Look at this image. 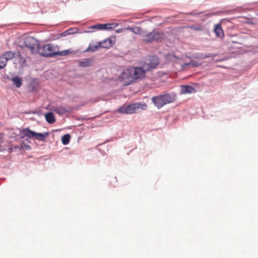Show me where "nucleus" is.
<instances>
[{
	"label": "nucleus",
	"mask_w": 258,
	"mask_h": 258,
	"mask_svg": "<svg viewBox=\"0 0 258 258\" xmlns=\"http://www.w3.org/2000/svg\"><path fill=\"white\" fill-rule=\"evenodd\" d=\"M40 41L31 36H28L23 39L22 44H19L21 48L27 47L33 54H37Z\"/></svg>",
	"instance_id": "6"
},
{
	"label": "nucleus",
	"mask_w": 258,
	"mask_h": 258,
	"mask_svg": "<svg viewBox=\"0 0 258 258\" xmlns=\"http://www.w3.org/2000/svg\"><path fill=\"white\" fill-rule=\"evenodd\" d=\"M252 19H254V18L252 17ZM243 20L245 21V24H246L250 26H254L255 24V23L251 20V18L249 17L244 16Z\"/></svg>",
	"instance_id": "38"
},
{
	"label": "nucleus",
	"mask_w": 258,
	"mask_h": 258,
	"mask_svg": "<svg viewBox=\"0 0 258 258\" xmlns=\"http://www.w3.org/2000/svg\"><path fill=\"white\" fill-rule=\"evenodd\" d=\"M71 139V135L67 133L61 137V142L63 145L66 146L69 144Z\"/></svg>",
	"instance_id": "30"
},
{
	"label": "nucleus",
	"mask_w": 258,
	"mask_h": 258,
	"mask_svg": "<svg viewBox=\"0 0 258 258\" xmlns=\"http://www.w3.org/2000/svg\"><path fill=\"white\" fill-rule=\"evenodd\" d=\"M208 54L210 55V57H214L215 56H217L218 55V54L217 53H208Z\"/></svg>",
	"instance_id": "49"
},
{
	"label": "nucleus",
	"mask_w": 258,
	"mask_h": 258,
	"mask_svg": "<svg viewBox=\"0 0 258 258\" xmlns=\"http://www.w3.org/2000/svg\"><path fill=\"white\" fill-rule=\"evenodd\" d=\"M14 150V152H17L21 154V143H20L19 145H15L14 146H12Z\"/></svg>",
	"instance_id": "41"
},
{
	"label": "nucleus",
	"mask_w": 258,
	"mask_h": 258,
	"mask_svg": "<svg viewBox=\"0 0 258 258\" xmlns=\"http://www.w3.org/2000/svg\"><path fill=\"white\" fill-rule=\"evenodd\" d=\"M148 60L149 62L145 60H143L142 62L146 67V70L149 72H151L159 66L160 63L159 57L155 54L151 55L149 56Z\"/></svg>",
	"instance_id": "9"
},
{
	"label": "nucleus",
	"mask_w": 258,
	"mask_h": 258,
	"mask_svg": "<svg viewBox=\"0 0 258 258\" xmlns=\"http://www.w3.org/2000/svg\"><path fill=\"white\" fill-rule=\"evenodd\" d=\"M109 141H110V140L107 139V140L106 141V142H109Z\"/></svg>",
	"instance_id": "60"
},
{
	"label": "nucleus",
	"mask_w": 258,
	"mask_h": 258,
	"mask_svg": "<svg viewBox=\"0 0 258 258\" xmlns=\"http://www.w3.org/2000/svg\"><path fill=\"white\" fill-rule=\"evenodd\" d=\"M31 81L27 84L28 92L29 93H38L40 90V84L37 78L30 77Z\"/></svg>",
	"instance_id": "12"
},
{
	"label": "nucleus",
	"mask_w": 258,
	"mask_h": 258,
	"mask_svg": "<svg viewBox=\"0 0 258 258\" xmlns=\"http://www.w3.org/2000/svg\"><path fill=\"white\" fill-rule=\"evenodd\" d=\"M176 99V94L172 92H164L158 95L153 96L151 98L152 103L158 109L165 105L174 102Z\"/></svg>",
	"instance_id": "2"
},
{
	"label": "nucleus",
	"mask_w": 258,
	"mask_h": 258,
	"mask_svg": "<svg viewBox=\"0 0 258 258\" xmlns=\"http://www.w3.org/2000/svg\"><path fill=\"white\" fill-rule=\"evenodd\" d=\"M61 37V36H60V33L57 34H50L49 36V40L53 41L59 39Z\"/></svg>",
	"instance_id": "39"
},
{
	"label": "nucleus",
	"mask_w": 258,
	"mask_h": 258,
	"mask_svg": "<svg viewBox=\"0 0 258 258\" xmlns=\"http://www.w3.org/2000/svg\"><path fill=\"white\" fill-rule=\"evenodd\" d=\"M228 38H229V40H227V43L229 44H230V43H231V44H230V45L232 47H238V46H235V44L240 45L241 44V43L237 41L236 40L233 39V37H232V38L228 37Z\"/></svg>",
	"instance_id": "37"
},
{
	"label": "nucleus",
	"mask_w": 258,
	"mask_h": 258,
	"mask_svg": "<svg viewBox=\"0 0 258 258\" xmlns=\"http://www.w3.org/2000/svg\"><path fill=\"white\" fill-rule=\"evenodd\" d=\"M168 36L164 32L154 29L152 31L144 34L142 40L146 43H159L166 40Z\"/></svg>",
	"instance_id": "4"
},
{
	"label": "nucleus",
	"mask_w": 258,
	"mask_h": 258,
	"mask_svg": "<svg viewBox=\"0 0 258 258\" xmlns=\"http://www.w3.org/2000/svg\"><path fill=\"white\" fill-rule=\"evenodd\" d=\"M125 30H129L135 34H138L143 37L144 34V31L141 27L135 26H130L128 25L127 27H125Z\"/></svg>",
	"instance_id": "26"
},
{
	"label": "nucleus",
	"mask_w": 258,
	"mask_h": 258,
	"mask_svg": "<svg viewBox=\"0 0 258 258\" xmlns=\"http://www.w3.org/2000/svg\"><path fill=\"white\" fill-rule=\"evenodd\" d=\"M78 33H83V32L80 31L78 27H71L64 31L60 33V36H61V37H66L68 35Z\"/></svg>",
	"instance_id": "25"
},
{
	"label": "nucleus",
	"mask_w": 258,
	"mask_h": 258,
	"mask_svg": "<svg viewBox=\"0 0 258 258\" xmlns=\"http://www.w3.org/2000/svg\"><path fill=\"white\" fill-rule=\"evenodd\" d=\"M197 89L189 84H184L180 86V94H189L197 92Z\"/></svg>",
	"instance_id": "18"
},
{
	"label": "nucleus",
	"mask_w": 258,
	"mask_h": 258,
	"mask_svg": "<svg viewBox=\"0 0 258 258\" xmlns=\"http://www.w3.org/2000/svg\"><path fill=\"white\" fill-rule=\"evenodd\" d=\"M76 119L77 120H81V121H83V120H85V117H78Z\"/></svg>",
	"instance_id": "52"
},
{
	"label": "nucleus",
	"mask_w": 258,
	"mask_h": 258,
	"mask_svg": "<svg viewBox=\"0 0 258 258\" xmlns=\"http://www.w3.org/2000/svg\"><path fill=\"white\" fill-rule=\"evenodd\" d=\"M180 64L181 65V70H184L190 67L198 68L202 65L203 62H198L194 59H191L189 62H184Z\"/></svg>",
	"instance_id": "20"
},
{
	"label": "nucleus",
	"mask_w": 258,
	"mask_h": 258,
	"mask_svg": "<svg viewBox=\"0 0 258 258\" xmlns=\"http://www.w3.org/2000/svg\"><path fill=\"white\" fill-rule=\"evenodd\" d=\"M61 130H62V129H61V128H60V129H53V130H52L50 132H51V133H52L53 132H57L60 131Z\"/></svg>",
	"instance_id": "53"
},
{
	"label": "nucleus",
	"mask_w": 258,
	"mask_h": 258,
	"mask_svg": "<svg viewBox=\"0 0 258 258\" xmlns=\"http://www.w3.org/2000/svg\"><path fill=\"white\" fill-rule=\"evenodd\" d=\"M227 22L230 21L222 20V19L219 23L214 24L213 31L217 38L223 39L226 37V34H225L224 33V30L222 27V25H224L225 23H226Z\"/></svg>",
	"instance_id": "11"
},
{
	"label": "nucleus",
	"mask_w": 258,
	"mask_h": 258,
	"mask_svg": "<svg viewBox=\"0 0 258 258\" xmlns=\"http://www.w3.org/2000/svg\"><path fill=\"white\" fill-rule=\"evenodd\" d=\"M20 143V147L21 148V154L23 155L25 152V151H31L32 150V147L31 146L26 144L25 141H22Z\"/></svg>",
	"instance_id": "33"
},
{
	"label": "nucleus",
	"mask_w": 258,
	"mask_h": 258,
	"mask_svg": "<svg viewBox=\"0 0 258 258\" xmlns=\"http://www.w3.org/2000/svg\"><path fill=\"white\" fill-rule=\"evenodd\" d=\"M4 143V134L0 133V146Z\"/></svg>",
	"instance_id": "48"
},
{
	"label": "nucleus",
	"mask_w": 258,
	"mask_h": 258,
	"mask_svg": "<svg viewBox=\"0 0 258 258\" xmlns=\"http://www.w3.org/2000/svg\"><path fill=\"white\" fill-rule=\"evenodd\" d=\"M254 13H255V15L256 16H258V10H256L254 11Z\"/></svg>",
	"instance_id": "58"
},
{
	"label": "nucleus",
	"mask_w": 258,
	"mask_h": 258,
	"mask_svg": "<svg viewBox=\"0 0 258 258\" xmlns=\"http://www.w3.org/2000/svg\"><path fill=\"white\" fill-rule=\"evenodd\" d=\"M125 30V27L119 28L115 30V32L117 34L120 33Z\"/></svg>",
	"instance_id": "44"
},
{
	"label": "nucleus",
	"mask_w": 258,
	"mask_h": 258,
	"mask_svg": "<svg viewBox=\"0 0 258 258\" xmlns=\"http://www.w3.org/2000/svg\"><path fill=\"white\" fill-rule=\"evenodd\" d=\"M51 109L59 116L63 115L67 113H72L74 110L73 107L69 106L68 108H66L62 106H53Z\"/></svg>",
	"instance_id": "16"
},
{
	"label": "nucleus",
	"mask_w": 258,
	"mask_h": 258,
	"mask_svg": "<svg viewBox=\"0 0 258 258\" xmlns=\"http://www.w3.org/2000/svg\"><path fill=\"white\" fill-rule=\"evenodd\" d=\"M23 113L25 114H35V110H25L23 112Z\"/></svg>",
	"instance_id": "43"
},
{
	"label": "nucleus",
	"mask_w": 258,
	"mask_h": 258,
	"mask_svg": "<svg viewBox=\"0 0 258 258\" xmlns=\"http://www.w3.org/2000/svg\"><path fill=\"white\" fill-rule=\"evenodd\" d=\"M79 52V50H73L72 48H68L67 49L59 50L57 49L56 57L59 56H65L69 55H74Z\"/></svg>",
	"instance_id": "21"
},
{
	"label": "nucleus",
	"mask_w": 258,
	"mask_h": 258,
	"mask_svg": "<svg viewBox=\"0 0 258 258\" xmlns=\"http://www.w3.org/2000/svg\"><path fill=\"white\" fill-rule=\"evenodd\" d=\"M105 145V143H102V144H100L98 146L96 147V149L101 154V155L102 156H105L106 153L105 152V151L102 150L100 148H99L98 146H102V145Z\"/></svg>",
	"instance_id": "42"
},
{
	"label": "nucleus",
	"mask_w": 258,
	"mask_h": 258,
	"mask_svg": "<svg viewBox=\"0 0 258 258\" xmlns=\"http://www.w3.org/2000/svg\"><path fill=\"white\" fill-rule=\"evenodd\" d=\"M135 108L136 113H138V110L141 109L142 110H145L147 108V105L146 103L142 102H134Z\"/></svg>",
	"instance_id": "31"
},
{
	"label": "nucleus",
	"mask_w": 258,
	"mask_h": 258,
	"mask_svg": "<svg viewBox=\"0 0 258 258\" xmlns=\"http://www.w3.org/2000/svg\"><path fill=\"white\" fill-rule=\"evenodd\" d=\"M6 150L5 148H2L0 146V152H3Z\"/></svg>",
	"instance_id": "54"
},
{
	"label": "nucleus",
	"mask_w": 258,
	"mask_h": 258,
	"mask_svg": "<svg viewBox=\"0 0 258 258\" xmlns=\"http://www.w3.org/2000/svg\"><path fill=\"white\" fill-rule=\"evenodd\" d=\"M161 18V17H160L159 16H155L150 17L147 19L144 20L142 22H140V23L142 22L149 21L150 22L155 24V25L157 26H161L163 25V22H158L159 19H160Z\"/></svg>",
	"instance_id": "29"
},
{
	"label": "nucleus",
	"mask_w": 258,
	"mask_h": 258,
	"mask_svg": "<svg viewBox=\"0 0 258 258\" xmlns=\"http://www.w3.org/2000/svg\"><path fill=\"white\" fill-rule=\"evenodd\" d=\"M30 119L32 120V121H36V119H35V117H31L30 118Z\"/></svg>",
	"instance_id": "57"
},
{
	"label": "nucleus",
	"mask_w": 258,
	"mask_h": 258,
	"mask_svg": "<svg viewBox=\"0 0 258 258\" xmlns=\"http://www.w3.org/2000/svg\"><path fill=\"white\" fill-rule=\"evenodd\" d=\"M231 10H217L215 11H201L196 12L195 11H192L187 13L186 14L191 16L199 17L201 15L203 14L204 16L209 18L213 16H222L224 14H228L230 13Z\"/></svg>",
	"instance_id": "7"
},
{
	"label": "nucleus",
	"mask_w": 258,
	"mask_h": 258,
	"mask_svg": "<svg viewBox=\"0 0 258 258\" xmlns=\"http://www.w3.org/2000/svg\"><path fill=\"white\" fill-rule=\"evenodd\" d=\"M17 51L8 50L0 55V70L6 68L8 61L13 58H17Z\"/></svg>",
	"instance_id": "8"
},
{
	"label": "nucleus",
	"mask_w": 258,
	"mask_h": 258,
	"mask_svg": "<svg viewBox=\"0 0 258 258\" xmlns=\"http://www.w3.org/2000/svg\"><path fill=\"white\" fill-rule=\"evenodd\" d=\"M218 67H219L220 68H222V69H225V68H227V67H225L224 66H223V65H218Z\"/></svg>",
	"instance_id": "55"
},
{
	"label": "nucleus",
	"mask_w": 258,
	"mask_h": 258,
	"mask_svg": "<svg viewBox=\"0 0 258 258\" xmlns=\"http://www.w3.org/2000/svg\"><path fill=\"white\" fill-rule=\"evenodd\" d=\"M115 42L116 36L115 35H111L105 39L99 41L100 45H101L102 48L107 49L112 47L115 43Z\"/></svg>",
	"instance_id": "13"
},
{
	"label": "nucleus",
	"mask_w": 258,
	"mask_h": 258,
	"mask_svg": "<svg viewBox=\"0 0 258 258\" xmlns=\"http://www.w3.org/2000/svg\"><path fill=\"white\" fill-rule=\"evenodd\" d=\"M31 139H33V138H28V137H25V142H27L28 143H29V144H31V141L30 140Z\"/></svg>",
	"instance_id": "50"
},
{
	"label": "nucleus",
	"mask_w": 258,
	"mask_h": 258,
	"mask_svg": "<svg viewBox=\"0 0 258 258\" xmlns=\"http://www.w3.org/2000/svg\"><path fill=\"white\" fill-rule=\"evenodd\" d=\"M140 66H133L124 69L119 76L121 81L124 82V86H129L144 80L146 73L149 72L143 62H140Z\"/></svg>",
	"instance_id": "1"
},
{
	"label": "nucleus",
	"mask_w": 258,
	"mask_h": 258,
	"mask_svg": "<svg viewBox=\"0 0 258 258\" xmlns=\"http://www.w3.org/2000/svg\"><path fill=\"white\" fill-rule=\"evenodd\" d=\"M116 112L121 114H132L136 113L134 102L129 103L125 102L123 103L116 109Z\"/></svg>",
	"instance_id": "10"
},
{
	"label": "nucleus",
	"mask_w": 258,
	"mask_h": 258,
	"mask_svg": "<svg viewBox=\"0 0 258 258\" xmlns=\"http://www.w3.org/2000/svg\"><path fill=\"white\" fill-rule=\"evenodd\" d=\"M35 114H37L38 116H41L44 114L43 113V111L41 109H38L35 110Z\"/></svg>",
	"instance_id": "46"
},
{
	"label": "nucleus",
	"mask_w": 258,
	"mask_h": 258,
	"mask_svg": "<svg viewBox=\"0 0 258 258\" xmlns=\"http://www.w3.org/2000/svg\"><path fill=\"white\" fill-rule=\"evenodd\" d=\"M17 58L19 59V70L23 71L24 67L28 66L26 59L24 57L21 52V51H17Z\"/></svg>",
	"instance_id": "27"
},
{
	"label": "nucleus",
	"mask_w": 258,
	"mask_h": 258,
	"mask_svg": "<svg viewBox=\"0 0 258 258\" xmlns=\"http://www.w3.org/2000/svg\"><path fill=\"white\" fill-rule=\"evenodd\" d=\"M187 28L196 31H202L204 30L203 27L200 25H188Z\"/></svg>",
	"instance_id": "36"
},
{
	"label": "nucleus",
	"mask_w": 258,
	"mask_h": 258,
	"mask_svg": "<svg viewBox=\"0 0 258 258\" xmlns=\"http://www.w3.org/2000/svg\"><path fill=\"white\" fill-rule=\"evenodd\" d=\"M7 150L9 154L14 152V150L12 146H9Z\"/></svg>",
	"instance_id": "45"
},
{
	"label": "nucleus",
	"mask_w": 258,
	"mask_h": 258,
	"mask_svg": "<svg viewBox=\"0 0 258 258\" xmlns=\"http://www.w3.org/2000/svg\"><path fill=\"white\" fill-rule=\"evenodd\" d=\"M46 122L49 124H53L56 121L54 114L51 111H48L44 114Z\"/></svg>",
	"instance_id": "28"
},
{
	"label": "nucleus",
	"mask_w": 258,
	"mask_h": 258,
	"mask_svg": "<svg viewBox=\"0 0 258 258\" xmlns=\"http://www.w3.org/2000/svg\"><path fill=\"white\" fill-rule=\"evenodd\" d=\"M225 24L227 25V29L226 30V37L232 38L236 37L238 36L236 32H233V31L236 30L237 28L235 24L233 23L232 21H230V22H227Z\"/></svg>",
	"instance_id": "14"
},
{
	"label": "nucleus",
	"mask_w": 258,
	"mask_h": 258,
	"mask_svg": "<svg viewBox=\"0 0 258 258\" xmlns=\"http://www.w3.org/2000/svg\"><path fill=\"white\" fill-rule=\"evenodd\" d=\"M186 57L190 59V60L191 59H193L192 58H194V56L192 57V56H187V55H186Z\"/></svg>",
	"instance_id": "56"
},
{
	"label": "nucleus",
	"mask_w": 258,
	"mask_h": 258,
	"mask_svg": "<svg viewBox=\"0 0 258 258\" xmlns=\"http://www.w3.org/2000/svg\"><path fill=\"white\" fill-rule=\"evenodd\" d=\"M38 52L37 54L44 58L56 57L57 49H58L57 45H54L52 43H45L40 42L38 46Z\"/></svg>",
	"instance_id": "3"
},
{
	"label": "nucleus",
	"mask_w": 258,
	"mask_h": 258,
	"mask_svg": "<svg viewBox=\"0 0 258 258\" xmlns=\"http://www.w3.org/2000/svg\"><path fill=\"white\" fill-rule=\"evenodd\" d=\"M95 60V56L89 58H82L77 60L78 65L80 67L88 68L91 67Z\"/></svg>",
	"instance_id": "17"
},
{
	"label": "nucleus",
	"mask_w": 258,
	"mask_h": 258,
	"mask_svg": "<svg viewBox=\"0 0 258 258\" xmlns=\"http://www.w3.org/2000/svg\"><path fill=\"white\" fill-rule=\"evenodd\" d=\"M244 16H238L233 17L231 18H226L222 19V20L225 21H234L235 22H239L241 23H245V21L243 20Z\"/></svg>",
	"instance_id": "32"
},
{
	"label": "nucleus",
	"mask_w": 258,
	"mask_h": 258,
	"mask_svg": "<svg viewBox=\"0 0 258 258\" xmlns=\"http://www.w3.org/2000/svg\"><path fill=\"white\" fill-rule=\"evenodd\" d=\"M230 58L229 56H225L221 58H217L214 60L215 62H220L222 61H224L228 60Z\"/></svg>",
	"instance_id": "40"
},
{
	"label": "nucleus",
	"mask_w": 258,
	"mask_h": 258,
	"mask_svg": "<svg viewBox=\"0 0 258 258\" xmlns=\"http://www.w3.org/2000/svg\"><path fill=\"white\" fill-rule=\"evenodd\" d=\"M25 127H23L22 128H19V134H17L16 133L9 132V135L8 136L9 138L11 139L10 143L15 141H18L19 140H22L25 139V137H23V131Z\"/></svg>",
	"instance_id": "19"
},
{
	"label": "nucleus",
	"mask_w": 258,
	"mask_h": 258,
	"mask_svg": "<svg viewBox=\"0 0 258 258\" xmlns=\"http://www.w3.org/2000/svg\"><path fill=\"white\" fill-rule=\"evenodd\" d=\"M100 49H102L99 41H97L95 44L93 43H89L88 46L83 51V52H95Z\"/></svg>",
	"instance_id": "24"
},
{
	"label": "nucleus",
	"mask_w": 258,
	"mask_h": 258,
	"mask_svg": "<svg viewBox=\"0 0 258 258\" xmlns=\"http://www.w3.org/2000/svg\"><path fill=\"white\" fill-rule=\"evenodd\" d=\"M11 81L16 88H20L23 84V78L14 73H12Z\"/></svg>",
	"instance_id": "22"
},
{
	"label": "nucleus",
	"mask_w": 258,
	"mask_h": 258,
	"mask_svg": "<svg viewBox=\"0 0 258 258\" xmlns=\"http://www.w3.org/2000/svg\"><path fill=\"white\" fill-rule=\"evenodd\" d=\"M164 57L167 63L173 62L180 64V61L183 60L182 58L176 55L174 53L170 52L164 54Z\"/></svg>",
	"instance_id": "15"
},
{
	"label": "nucleus",
	"mask_w": 258,
	"mask_h": 258,
	"mask_svg": "<svg viewBox=\"0 0 258 258\" xmlns=\"http://www.w3.org/2000/svg\"><path fill=\"white\" fill-rule=\"evenodd\" d=\"M89 29H92V31L85 30L83 32V33H89L97 31H106L105 23H97L89 27Z\"/></svg>",
	"instance_id": "23"
},
{
	"label": "nucleus",
	"mask_w": 258,
	"mask_h": 258,
	"mask_svg": "<svg viewBox=\"0 0 258 258\" xmlns=\"http://www.w3.org/2000/svg\"><path fill=\"white\" fill-rule=\"evenodd\" d=\"M50 134L51 132H37L27 127H25L23 131V137L33 138L34 140L45 143Z\"/></svg>",
	"instance_id": "5"
},
{
	"label": "nucleus",
	"mask_w": 258,
	"mask_h": 258,
	"mask_svg": "<svg viewBox=\"0 0 258 258\" xmlns=\"http://www.w3.org/2000/svg\"><path fill=\"white\" fill-rule=\"evenodd\" d=\"M14 23H9L6 24H0V28H4L7 26H12L14 25Z\"/></svg>",
	"instance_id": "47"
},
{
	"label": "nucleus",
	"mask_w": 258,
	"mask_h": 258,
	"mask_svg": "<svg viewBox=\"0 0 258 258\" xmlns=\"http://www.w3.org/2000/svg\"><path fill=\"white\" fill-rule=\"evenodd\" d=\"M118 23H105L106 31H111L119 26Z\"/></svg>",
	"instance_id": "35"
},
{
	"label": "nucleus",
	"mask_w": 258,
	"mask_h": 258,
	"mask_svg": "<svg viewBox=\"0 0 258 258\" xmlns=\"http://www.w3.org/2000/svg\"><path fill=\"white\" fill-rule=\"evenodd\" d=\"M194 86H198V83H195L194 84Z\"/></svg>",
	"instance_id": "59"
},
{
	"label": "nucleus",
	"mask_w": 258,
	"mask_h": 258,
	"mask_svg": "<svg viewBox=\"0 0 258 258\" xmlns=\"http://www.w3.org/2000/svg\"><path fill=\"white\" fill-rule=\"evenodd\" d=\"M11 75H12V73L11 74ZM4 78H5L6 79H7V80H10V81H11V79H12V76H11V77H10V76H9L8 75H5V76H4Z\"/></svg>",
	"instance_id": "51"
},
{
	"label": "nucleus",
	"mask_w": 258,
	"mask_h": 258,
	"mask_svg": "<svg viewBox=\"0 0 258 258\" xmlns=\"http://www.w3.org/2000/svg\"><path fill=\"white\" fill-rule=\"evenodd\" d=\"M52 138H54V134H52Z\"/></svg>",
	"instance_id": "61"
},
{
	"label": "nucleus",
	"mask_w": 258,
	"mask_h": 258,
	"mask_svg": "<svg viewBox=\"0 0 258 258\" xmlns=\"http://www.w3.org/2000/svg\"><path fill=\"white\" fill-rule=\"evenodd\" d=\"M210 55L208 53L198 52L196 53L194 55V57L199 60H203L210 57Z\"/></svg>",
	"instance_id": "34"
}]
</instances>
